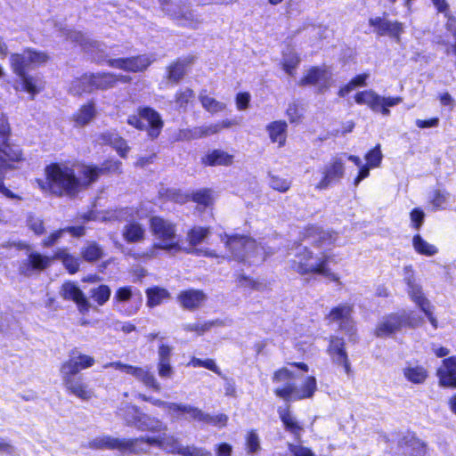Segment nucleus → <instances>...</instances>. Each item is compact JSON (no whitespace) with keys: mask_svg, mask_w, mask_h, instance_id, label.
<instances>
[{"mask_svg":"<svg viewBox=\"0 0 456 456\" xmlns=\"http://www.w3.org/2000/svg\"><path fill=\"white\" fill-rule=\"evenodd\" d=\"M403 326L399 313L384 317L376 328L378 337H387L401 330Z\"/></svg>","mask_w":456,"mask_h":456,"instance_id":"nucleus-27","label":"nucleus"},{"mask_svg":"<svg viewBox=\"0 0 456 456\" xmlns=\"http://www.w3.org/2000/svg\"><path fill=\"white\" fill-rule=\"evenodd\" d=\"M172 348L165 344H161L159 347V370H171L169 363V356L171 354Z\"/></svg>","mask_w":456,"mask_h":456,"instance_id":"nucleus-52","label":"nucleus"},{"mask_svg":"<svg viewBox=\"0 0 456 456\" xmlns=\"http://www.w3.org/2000/svg\"><path fill=\"white\" fill-rule=\"evenodd\" d=\"M81 255L86 261L94 262L102 256L103 250L96 243L91 242L82 249Z\"/></svg>","mask_w":456,"mask_h":456,"instance_id":"nucleus-49","label":"nucleus"},{"mask_svg":"<svg viewBox=\"0 0 456 456\" xmlns=\"http://www.w3.org/2000/svg\"><path fill=\"white\" fill-rule=\"evenodd\" d=\"M269 176V184L273 190L285 192L290 188L291 182L288 179L274 175H270Z\"/></svg>","mask_w":456,"mask_h":456,"instance_id":"nucleus-56","label":"nucleus"},{"mask_svg":"<svg viewBox=\"0 0 456 456\" xmlns=\"http://www.w3.org/2000/svg\"><path fill=\"white\" fill-rule=\"evenodd\" d=\"M332 80L331 72L327 68L313 67L301 78V86H314L320 92L327 90Z\"/></svg>","mask_w":456,"mask_h":456,"instance_id":"nucleus-12","label":"nucleus"},{"mask_svg":"<svg viewBox=\"0 0 456 456\" xmlns=\"http://www.w3.org/2000/svg\"><path fill=\"white\" fill-rule=\"evenodd\" d=\"M163 11L181 26L197 28L201 19L184 4L183 0H159Z\"/></svg>","mask_w":456,"mask_h":456,"instance_id":"nucleus-6","label":"nucleus"},{"mask_svg":"<svg viewBox=\"0 0 456 456\" xmlns=\"http://www.w3.org/2000/svg\"><path fill=\"white\" fill-rule=\"evenodd\" d=\"M209 233L210 232L208 228L196 226L191 229L187 233V240L191 247V248H195V247L200 244L209 235Z\"/></svg>","mask_w":456,"mask_h":456,"instance_id":"nucleus-45","label":"nucleus"},{"mask_svg":"<svg viewBox=\"0 0 456 456\" xmlns=\"http://www.w3.org/2000/svg\"><path fill=\"white\" fill-rule=\"evenodd\" d=\"M247 451L248 453H255L260 449V441L256 431L251 430L246 437Z\"/></svg>","mask_w":456,"mask_h":456,"instance_id":"nucleus-62","label":"nucleus"},{"mask_svg":"<svg viewBox=\"0 0 456 456\" xmlns=\"http://www.w3.org/2000/svg\"><path fill=\"white\" fill-rule=\"evenodd\" d=\"M289 255H293L290 260V267L300 274L315 273L322 275L333 281H338V274L332 273L327 266L329 256L322 252L320 255L309 251L306 246L297 245L291 248Z\"/></svg>","mask_w":456,"mask_h":456,"instance_id":"nucleus-1","label":"nucleus"},{"mask_svg":"<svg viewBox=\"0 0 456 456\" xmlns=\"http://www.w3.org/2000/svg\"><path fill=\"white\" fill-rule=\"evenodd\" d=\"M194 93L190 88H185L175 94V103L179 109H186L187 104L193 99Z\"/></svg>","mask_w":456,"mask_h":456,"instance_id":"nucleus-57","label":"nucleus"},{"mask_svg":"<svg viewBox=\"0 0 456 456\" xmlns=\"http://www.w3.org/2000/svg\"><path fill=\"white\" fill-rule=\"evenodd\" d=\"M110 289L107 285H100L91 289V297L100 305H104L110 297Z\"/></svg>","mask_w":456,"mask_h":456,"instance_id":"nucleus-51","label":"nucleus"},{"mask_svg":"<svg viewBox=\"0 0 456 456\" xmlns=\"http://www.w3.org/2000/svg\"><path fill=\"white\" fill-rule=\"evenodd\" d=\"M142 295L131 286L118 288L113 297L118 310L126 316L135 314L142 305Z\"/></svg>","mask_w":456,"mask_h":456,"instance_id":"nucleus-9","label":"nucleus"},{"mask_svg":"<svg viewBox=\"0 0 456 456\" xmlns=\"http://www.w3.org/2000/svg\"><path fill=\"white\" fill-rule=\"evenodd\" d=\"M74 40L78 41L83 47L92 53L102 52V45L97 41H90L84 37L80 33H76Z\"/></svg>","mask_w":456,"mask_h":456,"instance_id":"nucleus-55","label":"nucleus"},{"mask_svg":"<svg viewBox=\"0 0 456 456\" xmlns=\"http://www.w3.org/2000/svg\"><path fill=\"white\" fill-rule=\"evenodd\" d=\"M136 429L151 433H161L167 430V426L159 419L143 413L137 416Z\"/></svg>","mask_w":456,"mask_h":456,"instance_id":"nucleus-28","label":"nucleus"},{"mask_svg":"<svg viewBox=\"0 0 456 456\" xmlns=\"http://www.w3.org/2000/svg\"><path fill=\"white\" fill-rule=\"evenodd\" d=\"M102 139L103 142L112 145L120 157L126 156L129 147L125 139L114 133H105L102 135Z\"/></svg>","mask_w":456,"mask_h":456,"instance_id":"nucleus-36","label":"nucleus"},{"mask_svg":"<svg viewBox=\"0 0 456 456\" xmlns=\"http://www.w3.org/2000/svg\"><path fill=\"white\" fill-rule=\"evenodd\" d=\"M181 456H212V453L203 447L187 445L183 447Z\"/></svg>","mask_w":456,"mask_h":456,"instance_id":"nucleus-61","label":"nucleus"},{"mask_svg":"<svg viewBox=\"0 0 456 456\" xmlns=\"http://www.w3.org/2000/svg\"><path fill=\"white\" fill-rule=\"evenodd\" d=\"M106 62L111 68L122 69L127 72H141L150 66L151 61L146 55H140L131 58H110L106 60Z\"/></svg>","mask_w":456,"mask_h":456,"instance_id":"nucleus-15","label":"nucleus"},{"mask_svg":"<svg viewBox=\"0 0 456 456\" xmlns=\"http://www.w3.org/2000/svg\"><path fill=\"white\" fill-rule=\"evenodd\" d=\"M192 200L198 204L207 207L212 203L213 198L209 190H200L193 193Z\"/></svg>","mask_w":456,"mask_h":456,"instance_id":"nucleus-63","label":"nucleus"},{"mask_svg":"<svg viewBox=\"0 0 456 456\" xmlns=\"http://www.w3.org/2000/svg\"><path fill=\"white\" fill-rule=\"evenodd\" d=\"M365 159H366L367 164L370 167H379L382 160V153L380 151V145H377L371 151H370L366 154Z\"/></svg>","mask_w":456,"mask_h":456,"instance_id":"nucleus-60","label":"nucleus"},{"mask_svg":"<svg viewBox=\"0 0 456 456\" xmlns=\"http://www.w3.org/2000/svg\"><path fill=\"white\" fill-rule=\"evenodd\" d=\"M442 387H456V372H437Z\"/></svg>","mask_w":456,"mask_h":456,"instance_id":"nucleus-64","label":"nucleus"},{"mask_svg":"<svg viewBox=\"0 0 456 456\" xmlns=\"http://www.w3.org/2000/svg\"><path fill=\"white\" fill-rule=\"evenodd\" d=\"M206 166H228L232 162V156L221 150H214L202 159Z\"/></svg>","mask_w":456,"mask_h":456,"instance_id":"nucleus-35","label":"nucleus"},{"mask_svg":"<svg viewBox=\"0 0 456 456\" xmlns=\"http://www.w3.org/2000/svg\"><path fill=\"white\" fill-rule=\"evenodd\" d=\"M412 244L414 249L421 255L425 256H434L437 253V248L436 246L429 244L426 240H424L420 235L417 234L412 239Z\"/></svg>","mask_w":456,"mask_h":456,"instance_id":"nucleus-46","label":"nucleus"},{"mask_svg":"<svg viewBox=\"0 0 456 456\" xmlns=\"http://www.w3.org/2000/svg\"><path fill=\"white\" fill-rule=\"evenodd\" d=\"M79 172L87 179V184L95 182L100 175L107 173H120L121 162L118 160H109L102 163L100 167L83 165L79 168Z\"/></svg>","mask_w":456,"mask_h":456,"instance_id":"nucleus-16","label":"nucleus"},{"mask_svg":"<svg viewBox=\"0 0 456 456\" xmlns=\"http://www.w3.org/2000/svg\"><path fill=\"white\" fill-rule=\"evenodd\" d=\"M154 436H143L134 439L120 438L119 451L135 454L147 453L154 446Z\"/></svg>","mask_w":456,"mask_h":456,"instance_id":"nucleus-19","label":"nucleus"},{"mask_svg":"<svg viewBox=\"0 0 456 456\" xmlns=\"http://www.w3.org/2000/svg\"><path fill=\"white\" fill-rule=\"evenodd\" d=\"M449 199V193L446 191L435 190L429 196V201L434 210L444 208Z\"/></svg>","mask_w":456,"mask_h":456,"instance_id":"nucleus-50","label":"nucleus"},{"mask_svg":"<svg viewBox=\"0 0 456 456\" xmlns=\"http://www.w3.org/2000/svg\"><path fill=\"white\" fill-rule=\"evenodd\" d=\"M137 112L142 117V121L147 122V134L151 139H156L160 134L164 121L160 114L151 107H139Z\"/></svg>","mask_w":456,"mask_h":456,"instance_id":"nucleus-17","label":"nucleus"},{"mask_svg":"<svg viewBox=\"0 0 456 456\" xmlns=\"http://www.w3.org/2000/svg\"><path fill=\"white\" fill-rule=\"evenodd\" d=\"M328 353L338 368H343L345 370H349L347 354L345 350L343 338L331 337Z\"/></svg>","mask_w":456,"mask_h":456,"instance_id":"nucleus-22","label":"nucleus"},{"mask_svg":"<svg viewBox=\"0 0 456 456\" xmlns=\"http://www.w3.org/2000/svg\"><path fill=\"white\" fill-rule=\"evenodd\" d=\"M287 123L282 120L273 121L267 125L266 131L272 142L278 143L279 147H283L287 138Z\"/></svg>","mask_w":456,"mask_h":456,"instance_id":"nucleus-32","label":"nucleus"},{"mask_svg":"<svg viewBox=\"0 0 456 456\" xmlns=\"http://www.w3.org/2000/svg\"><path fill=\"white\" fill-rule=\"evenodd\" d=\"M120 438H115L109 436H98L88 443V447L92 449H118L119 451Z\"/></svg>","mask_w":456,"mask_h":456,"instance_id":"nucleus-40","label":"nucleus"},{"mask_svg":"<svg viewBox=\"0 0 456 456\" xmlns=\"http://www.w3.org/2000/svg\"><path fill=\"white\" fill-rule=\"evenodd\" d=\"M345 157L342 153L331 158L326 164L319 169L321 178L314 185L318 191H324L331 184L338 183L345 175Z\"/></svg>","mask_w":456,"mask_h":456,"instance_id":"nucleus-7","label":"nucleus"},{"mask_svg":"<svg viewBox=\"0 0 456 456\" xmlns=\"http://www.w3.org/2000/svg\"><path fill=\"white\" fill-rule=\"evenodd\" d=\"M202 422L221 428L227 425L228 416L224 413H220L217 415H210L208 413H205Z\"/></svg>","mask_w":456,"mask_h":456,"instance_id":"nucleus-59","label":"nucleus"},{"mask_svg":"<svg viewBox=\"0 0 456 456\" xmlns=\"http://www.w3.org/2000/svg\"><path fill=\"white\" fill-rule=\"evenodd\" d=\"M136 379L141 380L146 387L155 391L160 389L158 379L164 380L168 378L170 372H133Z\"/></svg>","mask_w":456,"mask_h":456,"instance_id":"nucleus-33","label":"nucleus"},{"mask_svg":"<svg viewBox=\"0 0 456 456\" xmlns=\"http://www.w3.org/2000/svg\"><path fill=\"white\" fill-rule=\"evenodd\" d=\"M221 240L225 244L231 256L237 261H248L252 265H258L265 261L268 255L273 252L264 246L256 244L255 240L245 236L221 235Z\"/></svg>","mask_w":456,"mask_h":456,"instance_id":"nucleus-4","label":"nucleus"},{"mask_svg":"<svg viewBox=\"0 0 456 456\" xmlns=\"http://www.w3.org/2000/svg\"><path fill=\"white\" fill-rule=\"evenodd\" d=\"M369 24L375 28V32L379 36H389L399 40L403 33V25L398 21H391L381 17L370 18Z\"/></svg>","mask_w":456,"mask_h":456,"instance_id":"nucleus-21","label":"nucleus"},{"mask_svg":"<svg viewBox=\"0 0 456 456\" xmlns=\"http://www.w3.org/2000/svg\"><path fill=\"white\" fill-rule=\"evenodd\" d=\"M404 281L407 284V291L411 299L421 309L429 305L430 301L424 296L422 288L416 282L413 271L411 266L404 268Z\"/></svg>","mask_w":456,"mask_h":456,"instance_id":"nucleus-20","label":"nucleus"},{"mask_svg":"<svg viewBox=\"0 0 456 456\" xmlns=\"http://www.w3.org/2000/svg\"><path fill=\"white\" fill-rule=\"evenodd\" d=\"M150 227L158 242H155L147 251L134 254L135 258L155 257L159 249L167 251L181 249L175 224L160 216H152L150 219Z\"/></svg>","mask_w":456,"mask_h":456,"instance_id":"nucleus-3","label":"nucleus"},{"mask_svg":"<svg viewBox=\"0 0 456 456\" xmlns=\"http://www.w3.org/2000/svg\"><path fill=\"white\" fill-rule=\"evenodd\" d=\"M8 141L0 146V192L7 198L16 199L17 196L4 186L2 179L7 170L14 167L12 163L21 160L22 153L19 146L11 145Z\"/></svg>","mask_w":456,"mask_h":456,"instance_id":"nucleus-10","label":"nucleus"},{"mask_svg":"<svg viewBox=\"0 0 456 456\" xmlns=\"http://www.w3.org/2000/svg\"><path fill=\"white\" fill-rule=\"evenodd\" d=\"M337 233L331 231H323L317 226H311L306 229L305 241L314 245L321 249H327L336 243Z\"/></svg>","mask_w":456,"mask_h":456,"instance_id":"nucleus-14","label":"nucleus"},{"mask_svg":"<svg viewBox=\"0 0 456 456\" xmlns=\"http://www.w3.org/2000/svg\"><path fill=\"white\" fill-rule=\"evenodd\" d=\"M278 413L280 416L281 420L284 424L286 429L292 434L298 436L300 432L302 431V428L297 423L295 417L290 413V411L288 410V408H281L280 407L278 409Z\"/></svg>","mask_w":456,"mask_h":456,"instance_id":"nucleus-39","label":"nucleus"},{"mask_svg":"<svg viewBox=\"0 0 456 456\" xmlns=\"http://www.w3.org/2000/svg\"><path fill=\"white\" fill-rule=\"evenodd\" d=\"M95 116V108L93 103L83 105L74 116L77 126H84L87 125Z\"/></svg>","mask_w":456,"mask_h":456,"instance_id":"nucleus-43","label":"nucleus"},{"mask_svg":"<svg viewBox=\"0 0 456 456\" xmlns=\"http://www.w3.org/2000/svg\"><path fill=\"white\" fill-rule=\"evenodd\" d=\"M185 74V64L182 61H177L172 64L168 69V80L177 83Z\"/></svg>","mask_w":456,"mask_h":456,"instance_id":"nucleus-54","label":"nucleus"},{"mask_svg":"<svg viewBox=\"0 0 456 456\" xmlns=\"http://www.w3.org/2000/svg\"><path fill=\"white\" fill-rule=\"evenodd\" d=\"M131 77L125 75H116L113 73H96V74H85L84 83H94V89L106 90L114 87L118 82L128 83Z\"/></svg>","mask_w":456,"mask_h":456,"instance_id":"nucleus-13","label":"nucleus"},{"mask_svg":"<svg viewBox=\"0 0 456 456\" xmlns=\"http://www.w3.org/2000/svg\"><path fill=\"white\" fill-rule=\"evenodd\" d=\"M77 177L75 171L62 164H51L45 167L46 182L48 190L56 195H74L80 187L87 186V179L83 175Z\"/></svg>","mask_w":456,"mask_h":456,"instance_id":"nucleus-2","label":"nucleus"},{"mask_svg":"<svg viewBox=\"0 0 456 456\" xmlns=\"http://www.w3.org/2000/svg\"><path fill=\"white\" fill-rule=\"evenodd\" d=\"M299 61L300 60L297 53L292 50H289L283 53L282 68L287 74L292 76Z\"/></svg>","mask_w":456,"mask_h":456,"instance_id":"nucleus-47","label":"nucleus"},{"mask_svg":"<svg viewBox=\"0 0 456 456\" xmlns=\"http://www.w3.org/2000/svg\"><path fill=\"white\" fill-rule=\"evenodd\" d=\"M78 372H67L64 382L67 389L82 400H88L93 396V392L88 388L81 378L77 376Z\"/></svg>","mask_w":456,"mask_h":456,"instance_id":"nucleus-23","label":"nucleus"},{"mask_svg":"<svg viewBox=\"0 0 456 456\" xmlns=\"http://www.w3.org/2000/svg\"><path fill=\"white\" fill-rule=\"evenodd\" d=\"M28 58L31 64V69H34L41 65L45 64L50 57L47 53L34 48H27Z\"/></svg>","mask_w":456,"mask_h":456,"instance_id":"nucleus-48","label":"nucleus"},{"mask_svg":"<svg viewBox=\"0 0 456 456\" xmlns=\"http://www.w3.org/2000/svg\"><path fill=\"white\" fill-rule=\"evenodd\" d=\"M142 414L143 412L138 407L127 403L122 405L118 411V415L124 419L126 425L134 428L136 427L137 416Z\"/></svg>","mask_w":456,"mask_h":456,"instance_id":"nucleus-38","label":"nucleus"},{"mask_svg":"<svg viewBox=\"0 0 456 456\" xmlns=\"http://www.w3.org/2000/svg\"><path fill=\"white\" fill-rule=\"evenodd\" d=\"M206 295L200 289H187L178 295V302L184 309L192 311L199 308L206 300Z\"/></svg>","mask_w":456,"mask_h":456,"instance_id":"nucleus-26","label":"nucleus"},{"mask_svg":"<svg viewBox=\"0 0 456 456\" xmlns=\"http://www.w3.org/2000/svg\"><path fill=\"white\" fill-rule=\"evenodd\" d=\"M352 308L350 305L344 304L334 307L330 314L328 320L330 322H338L339 330L345 331L350 336L354 334V328L353 321L350 318Z\"/></svg>","mask_w":456,"mask_h":456,"instance_id":"nucleus-18","label":"nucleus"},{"mask_svg":"<svg viewBox=\"0 0 456 456\" xmlns=\"http://www.w3.org/2000/svg\"><path fill=\"white\" fill-rule=\"evenodd\" d=\"M355 102L358 104H365L372 111L378 112L379 111V94H378L373 90H365L362 92H358L355 94Z\"/></svg>","mask_w":456,"mask_h":456,"instance_id":"nucleus-37","label":"nucleus"},{"mask_svg":"<svg viewBox=\"0 0 456 456\" xmlns=\"http://www.w3.org/2000/svg\"><path fill=\"white\" fill-rule=\"evenodd\" d=\"M147 305L154 307L170 297L169 292L162 288L155 287L146 290Z\"/></svg>","mask_w":456,"mask_h":456,"instance_id":"nucleus-41","label":"nucleus"},{"mask_svg":"<svg viewBox=\"0 0 456 456\" xmlns=\"http://www.w3.org/2000/svg\"><path fill=\"white\" fill-rule=\"evenodd\" d=\"M94 359L89 355L83 354L77 350L70 353L69 359L63 364V369L67 370H78L79 369H87L94 365Z\"/></svg>","mask_w":456,"mask_h":456,"instance_id":"nucleus-31","label":"nucleus"},{"mask_svg":"<svg viewBox=\"0 0 456 456\" xmlns=\"http://www.w3.org/2000/svg\"><path fill=\"white\" fill-rule=\"evenodd\" d=\"M206 91L201 92L199 95L202 107L208 112L215 114L223 111L226 108V104L207 95Z\"/></svg>","mask_w":456,"mask_h":456,"instance_id":"nucleus-44","label":"nucleus"},{"mask_svg":"<svg viewBox=\"0 0 456 456\" xmlns=\"http://www.w3.org/2000/svg\"><path fill=\"white\" fill-rule=\"evenodd\" d=\"M154 447L171 454L180 455L183 445L178 437L162 431L159 435L154 436Z\"/></svg>","mask_w":456,"mask_h":456,"instance_id":"nucleus-24","label":"nucleus"},{"mask_svg":"<svg viewBox=\"0 0 456 456\" xmlns=\"http://www.w3.org/2000/svg\"><path fill=\"white\" fill-rule=\"evenodd\" d=\"M145 227L136 221H130L122 229V237L128 243H139L144 240Z\"/></svg>","mask_w":456,"mask_h":456,"instance_id":"nucleus-30","label":"nucleus"},{"mask_svg":"<svg viewBox=\"0 0 456 456\" xmlns=\"http://www.w3.org/2000/svg\"><path fill=\"white\" fill-rule=\"evenodd\" d=\"M53 261V256H44L37 251H30L28 257L19 266L20 274L29 277L35 272H41L49 267Z\"/></svg>","mask_w":456,"mask_h":456,"instance_id":"nucleus-11","label":"nucleus"},{"mask_svg":"<svg viewBox=\"0 0 456 456\" xmlns=\"http://www.w3.org/2000/svg\"><path fill=\"white\" fill-rule=\"evenodd\" d=\"M61 295L64 299L74 301L80 312L88 310L89 303L86 296L74 282H65L61 287Z\"/></svg>","mask_w":456,"mask_h":456,"instance_id":"nucleus-25","label":"nucleus"},{"mask_svg":"<svg viewBox=\"0 0 456 456\" xmlns=\"http://www.w3.org/2000/svg\"><path fill=\"white\" fill-rule=\"evenodd\" d=\"M53 260H61L69 273H75L78 271V258L70 255L67 248H58L53 255Z\"/></svg>","mask_w":456,"mask_h":456,"instance_id":"nucleus-34","label":"nucleus"},{"mask_svg":"<svg viewBox=\"0 0 456 456\" xmlns=\"http://www.w3.org/2000/svg\"><path fill=\"white\" fill-rule=\"evenodd\" d=\"M170 411H173L174 413L180 412L183 414H187L191 419L197 420L200 422L203 421V418L205 415V412H203L199 408L188 404H171Z\"/></svg>","mask_w":456,"mask_h":456,"instance_id":"nucleus-42","label":"nucleus"},{"mask_svg":"<svg viewBox=\"0 0 456 456\" xmlns=\"http://www.w3.org/2000/svg\"><path fill=\"white\" fill-rule=\"evenodd\" d=\"M11 68L14 74L19 77L15 82L16 91H25L31 95L33 99L42 89V82L37 77L28 74V70L32 69L27 48L20 53H12L10 56Z\"/></svg>","mask_w":456,"mask_h":456,"instance_id":"nucleus-5","label":"nucleus"},{"mask_svg":"<svg viewBox=\"0 0 456 456\" xmlns=\"http://www.w3.org/2000/svg\"><path fill=\"white\" fill-rule=\"evenodd\" d=\"M316 390V379L308 376L293 384L287 383L283 387H277L275 395L286 401H297L310 398Z\"/></svg>","mask_w":456,"mask_h":456,"instance_id":"nucleus-8","label":"nucleus"},{"mask_svg":"<svg viewBox=\"0 0 456 456\" xmlns=\"http://www.w3.org/2000/svg\"><path fill=\"white\" fill-rule=\"evenodd\" d=\"M84 80V76H82L80 78L75 79L69 88V91L73 94H82L84 93H90L93 91L94 88V83H84L82 82Z\"/></svg>","mask_w":456,"mask_h":456,"instance_id":"nucleus-53","label":"nucleus"},{"mask_svg":"<svg viewBox=\"0 0 456 456\" xmlns=\"http://www.w3.org/2000/svg\"><path fill=\"white\" fill-rule=\"evenodd\" d=\"M403 453L406 456H422L425 452V444L413 434L405 435L399 442Z\"/></svg>","mask_w":456,"mask_h":456,"instance_id":"nucleus-29","label":"nucleus"},{"mask_svg":"<svg viewBox=\"0 0 456 456\" xmlns=\"http://www.w3.org/2000/svg\"><path fill=\"white\" fill-rule=\"evenodd\" d=\"M399 314L402 317L404 327H419L422 325L424 322L420 316L413 314L412 312L403 311L402 313Z\"/></svg>","mask_w":456,"mask_h":456,"instance_id":"nucleus-58","label":"nucleus"}]
</instances>
